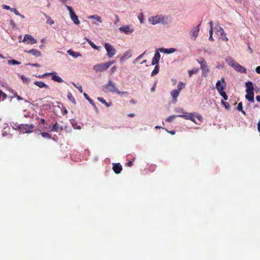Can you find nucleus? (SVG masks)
<instances>
[{"label": "nucleus", "instance_id": "nucleus-28", "mask_svg": "<svg viewBox=\"0 0 260 260\" xmlns=\"http://www.w3.org/2000/svg\"><path fill=\"white\" fill-rule=\"evenodd\" d=\"M44 15L45 16V17L47 18V23L49 24L50 25H52L54 23V21L51 19V17L48 15H47L46 14L44 13Z\"/></svg>", "mask_w": 260, "mask_h": 260}, {"label": "nucleus", "instance_id": "nucleus-18", "mask_svg": "<svg viewBox=\"0 0 260 260\" xmlns=\"http://www.w3.org/2000/svg\"><path fill=\"white\" fill-rule=\"evenodd\" d=\"M234 69L238 72H239L241 73H246V69L244 67L239 64L238 63H237V64H236V66L234 68Z\"/></svg>", "mask_w": 260, "mask_h": 260}, {"label": "nucleus", "instance_id": "nucleus-8", "mask_svg": "<svg viewBox=\"0 0 260 260\" xmlns=\"http://www.w3.org/2000/svg\"><path fill=\"white\" fill-rule=\"evenodd\" d=\"M164 19V17L161 16H156L155 17H151L149 18L150 22L152 24H155L161 22Z\"/></svg>", "mask_w": 260, "mask_h": 260}, {"label": "nucleus", "instance_id": "nucleus-58", "mask_svg": "<svg viewBox=\"0 0 260 260\" xmlns=\"http://www.w3.org/2000/svg\"><path fill=\"white\" fill-rule=\"evenodd\" d=\"M167 131L169 133L171 134V135H175V131H169L167 130Z\"/></svg>", "mask_w": 260, "mask_h": 260}, {"label": "nucleus", "instance_id": "nucleus-3", "mask_svg": "<svg viewBox=\"0 0 260 260\" xmlns=\"http://www.w3.org/2000/svg\"><path fill=\"white\" fill-rule=\"evenodd\" d=\"M113 63H114V61H109L105 63L98 64L93 67V69L96 72H103L107 70Z\"/></svg>", "mask_w": 260, "mask_h": 260}, {"label": "nucleus", "instance_id": "nucleus-19", "mask_svg": "<svg viewBox=\"0 0 260 260\" xmlns=\"http://www.w3.org/2000/svg\"><path fill=\"white\" fill-rule=\"evenodd\" d=\"M245 86L246 87V92L253 91L254 88H253V84L251 81H248V82H246Z\"/></svg>", "mask_w": 260, "mask_h": 260}, {"label": "nucleus", "instance_id": "nucleus-39", "mask_svg": "<svg viewBox=\"0 0 260 260\" xmlns=\"http://www.w3.org/2000/svg\"><path fill=\"white\" fill-rule=\"evenodd\" d=\"M88 43L94 49H99L100 47L96 46L91 40L87 39Z\"/></svg>", "mask_w": 260, "mask_h": 260}, {"label": "nucleus", "instance_id": "nucleus-31", "mask_svg": "<svg viewBox=\"0 0 260 260\" xmlns=\"http://www.w3.org/2000/svg\"><path fill=\"white\" fill-rule=\"evenodd\" d=\"M185 84L184 83L182 82H179L177 85L178 89L177 90L180 91L182 89L185 88Z\"/></svg>", "mask_w": 260, "mask_h": 260}, {"label": "nucleus", "instance_id": "nucleus-63", "mask_svg": "<svg viewBox=\"0 0 260 260\" xmlns=\"http://www.w3.org/2000/svg\"><path fill=\"white\" fill-rule=\"evenodd\" d=\"M135 116V114H133V113H130L128 115V117H133Z\"/></svg>", "mask_w": 260, "mask_h": 260}, {"label": "nucleus", "instance_id": "nucleus-17", "mask_svg": "<svg viewBox=\"0 0 260 260\" xmlns=\"http://www.w3.org/2000/svg\"><path fill=\"white\" fill-rule=\"evenodd\" d=\"M254 91H248L246 92V94L245 95V98L249 101L251 103L254 102Z\"/></svg>", "mask_w": 260, "mask_h": 260}, {"label": "nucleus", "instance_id": "nucleus-26", "mask_svg": "<svg viewBox=\"0 0 260 260\" xmlns=\"http://www.w3.org/2000/svg\"><path fill=\"white\" fill-rule=\"evenodd\" d=\"M160 51H162L163 50L165 53H166L168 54H170V53H172L174 52L175 51L176 49L172 48L164 49H160Z\"/></svg>", "mask_w": 260, "mask_h": 260}, {"label": "nucleus", "instance_id": "nucleus-33", "mask_svg": "<svg viewBox=\"0 0 260 260\" xmlns=\"http://www.w3.org/2000/svg\"><path fill=\"white\" fill-rule=\"evenodd\" d=\"M51 131L55 132H58L59 131V125L57 122L52 126Z\"/></svg>", "mask_w": 260, "mask_h": 260}, {"label": "nucleus", "instance_id": "nucleus-7", "mask_svg": "<svg viewBox=\"0 0 260 260\" xmlns=\"http://www.w3.org/2000/svg\"><path fill=\"white\" fill-rule=\"evenodd\" d=\"M104 47L107 52V55L109 57L111 58L115 54L116 49L112 45L108 43H105Z\"/></svg>", "mask_w": 260, "mask_h": 260}, {"label": "nucleus", "instance_id": "nucleus-60", "mask_svg": "<svg viewBox=\"0 0 260 260\" xmlns=\"http://www.w3.org/2000/svg\"><path fill=\"white\" fill-rule=\"evenodd\" d=\"M40 121H41V122L42 124H45V119H44L41 118L40 119Z\"/></svg>", "mask_w": 260, "mask_h": 260}, {"label": "nucleus", "instance_id": "nucleus-21", "mask_svg": "<svg viewBox=\"0 0 260 260\" xmlns=\"http://www.w3.org/2000/svg\"><path fill=\"white\" fill-rule=\"evenodd\" d=\"M26 52L32 54L33 55L36 57H39L41 55V52L39 50L35 49L27 51Z\"/></svg>", "mask_w": 260, "mask_h": 260}, {"label": "nucleus", "instance_id": "nucleus-45", "mask_svg": "<svg viewBox=\"0 0 260 260\" xmlns=\"http://www.w3.org/2000/svg\"><path fill=\"white\" fill-rule=\"evenodd\" d=\"M213 30H209V34H210V36H209V40L211 41H214V39L212 37V35H213Z\"/></svg>", "mask_w": 260, "mask_h": 260}, {"label": "nucleus", "instance_id": "nucleus-16", "mask_svg": "<svg viewBox=\"0 0 260 260\" xmlns=\"http://www.w3.org/2000/svg\"><path fill=\"white\" fill-rule=\"evenodd\" d=\"M160 57V55L158 51H156L154 57L152 60V64L154 65L158 62Z\"/></svg>", "mask_w": 260, "mask_h": 260}, {"label": "nucleus", "instance_id": "nucleus-37", "mask_svg": "<svg viewBox=\"0 0 260 260\" xmlns=\"http://www.w3.org/2000/svg\"><path fill=\"white\" fill-rule=\"evenodd\" d=\"M8 63L9 64H13V65H16V64H20L21 63L20 62H19L16 60L12 59V60H9L8 61Z\"/></svg>", "mask_w": 260, "mask_h": 260}, {"label": "nucleus", "instance_id": "nucleus-61", "mask_svg": "<svg viewBox=\"0 0 260 260\" xmlns=\"http://www.w3.org/2000/svg\"><path fill=\"white\" fill-rule=\"evenodd\" d=\"M256 100L257 102H260V95H257L256 96Z\"/></svg>", "mask_w": 260, "mask_h": 260}, {"label": "nucleus", "instance_id": "nucleus-51", "mask_svg": "<svg viewBox=\"0 0 260 260\" xmlns=\"http://www.w3.org/2000/svg\"><path fill=\"white\" fill-rule=\"evenodd\" d=\"M116 70H117V68H116V66H113V67L111 68V72H112V73H114V72H116Z\"/></svg>", "mask_w": 260, "mask_h": 260}, {"label": "nucleus", "instance_id": "nucleus-14", "mask_svg": "<svg viewBox=\"0 0 260 260\" xmlns=\"http://www.w3.org/2000/svg\"><path fill=\"white\" fill-rule=\"evenodd\" d=\"M178 117H182L186 120H190L191 121L196 123L194 116L192 114L187 113L186 114H182L177 115Z\"/></svg>", "mask_w": 260, "mask_h": 260}, {"label": "nucleus", "instance_id": "nucleus-11", "mask_svg": "<svg viewBox=\"0 0 260 260\" xmlns=\"http://www.w3.org/2000/svg\"><path fill=\"white\" fill-rule=\"evenodd\" d=\"M119 30L125 34H128L134 31V29L129 25H124L119 27Z\"/></svg>", "mask_w": 260, "mask_h": 260}, {"label": "nucleus", "instance_id": "nucleus-52", "mask_svg": "<svg viewBox=\"0 0 260 260\" xmlns=\"http://www.w3.org/2000/svg\"><path fill=\"white\" fill-rule=\"evenodd\" d=\"M3 8L4 9H5L6 10H10L11 11V9H12V8H10L9 6L8 5H4L3 6Z\"/></svg>", "mask_w": 260, "mask_h": 260}, {"label": "nucleus", "instance_id": "nucleus-53", "mask_svg": "<svg viewBox=\"0 0 260 260\" xmlns=\"http://www.w3.org/2000/svg\"><path fill=\"white\" fill-rule=\"evenodd\" d=\"M255 71L257 74H260V66H258L256 68Z\"/></svg>", "mask_w": 260, "mask_h": 260}, {"label": "nucleus", "instance_id": "nucleus-35", "mask_svg": "<svg viewBox=\"0 0 260 260\" xmlns=\"http://www.w3.org/2000/svg\"><path fill=\"white\" fill-rule=\"evenodd\" d=\"M68 98L73 103L76 104V100L71 92L68 93Z\"/></svg>", "mask_w": 260, "mask_h": 260}, {"label": "nucleus", "instance_id": "nucleus-56", "mask_svg": "<svg viewBox=\"0 0 260 260\" xmlns=\"http://www.w3.org/2000/svg\"><path fill=\"white\" fill-rule=\"evenodd\" d=\"M257 129L259 133H260V120H259L257 123Z\"/></svg>", "mask_w": 260, "mask_h": 260}, {"label": "nucleus", "instance_id": "nucleus-5", "mask_svg": "<svg viewBox=\"0 0 260 260\" xmlns=\"http://www.w3.org/2000/svg\"><path fill=\"white\" fill-rule=\"evenodd\" d=\"M215 29L216 30V34L220 39L225 41H228V38L226 37V34L224 33V30L221 27L217 25Z\"/></svg>", "mask_w": 260, "mask_h": 260}, {"label": "nucleus", "instance_id": "nucleus-22", "mask_svg": "<svg viewBox=\"0 0 260 260\" xmlns=\"http://www.w3.org/2000/svg\"><path fill=\"white\" fill-rule=\"evenodd\" d=\"M34 84L38 86V87L40 88H48L49 87V86L47 84H46L45 83L42 82V81H35L34 83Z\"/></svg>", "mask_w": 260, "mask_h": 260}, {"label": "nucleus", "instance_id": "nucleus-62", "mask_svg": "<svg viewBox=\"0 0 260 260\" xmlns=\"http://www.w3.org/2000/svg\"><path fill=\"white\" fill-rule=\"evenodd\" d=\"M16 97L17 99V100H19V101L22 100V98H21L19 95H16Z\"/></svg>", "mask_w": 260, "mask_h": 260}, {"label": "nucleus", "instance_id": "nucleus-4", "mask_svg": "<svg viewBox=\"0 0 260 260\" xmlns=\"http://www.w3.org/2000/svg\"><path fill=\"white\" fill-rule=\"evenodd\" d=\"M66 7L68 11H69V14L71 17V18L72 20L73 21V22L77 25H78L80 24V21L78 19V17L76 15L75 12L74 11V10L73 8L71 6H69L68 5H66Z\"/></svg>", "mask_w": 260, "mask_h": 260}, {"label": "nucleus", "instance_id": "nucleus-12", "mask_svg": "<svg viewBox=\"0 0 260 260\" xmlns=\"http://www.w3.org/2000/svg\"><path fill=\"white\" fill-rule=\"evenodd\" d=\"M221 81L224 85H221V81L220 80L217 81L216 84V88L218 92L222 91V90H224L225 89V82L223 78H221Z\"/></svg>", "mask_w": 260, "mask_h": 260}, {"label": "nucleus", "instance_id": "nucleus-34", "mask_svg": "<svg viewBox=\"0 0 260 260\" xmlns=\"http://www.w3.org/2000/svg\"><path fill=\"white\" fill-rule=\"evenodd\" d=\"M198 71H199V70L196 68H194L191 70L188 71V73L189 76L190 77H191L193 74L197 73Z\"/></svg>", "mask_w": 260, "mask_h": 260}, {"label": "nucleus", "instance_id": "nucleus-49", "mask_svg": "<svg viewBox=\"0 0 260 260\" xmlns=\"http://www.w3.org/2000/svg\"><path fill=\"white\" fill-rule=\"evenodd\" d=\"M47 74H48V73H46L43 75L38 76V77L39 78H43V77H45L46 76H49V75H47Z\"/></svg>", "mask_w": 260, "mask_h": 260}, {"label": "nucleus", "instance_id": "nucleus-57", "mask_svg": "<svg viewBox=\"0 0 260 260\" xmlns=\"http://www.w3.org/2000/svg\"><path fill=\"white\" fill-rule=\"evenodd\" d=\"M115 17H116V20L114 22V23H115V24H116L117 22H119V18L117 15H116Z\"/></svg>", "mask_w": 260, "mask_h": 260}, {"label": "nucleus", "instance_id": "nucleus-47", "mask_svg": "<svg viewBox=\"0 0 260 260\" xmlns=\"http://www.w3.org/2000/svg\"><path fill=\"white\" fill-rule=\"evenodd\" d=\"M11 11L14 12L16 15H20V13L15 8H12Z\"/></svg>", "mask_w": 260, "mask_h": 260}, {"label": "nucleus", "instance_id": "nucleus-50", "mask_svg": "<svg viewBox=\"0 0 260 260\" xmlns=\"http://www.w3.org/2000/svg\"><path fill=\"white\" fill-rule=\"evenodd\" d=\"M140 15H141V16H139L138 17V18H139V20H140V22H141V23H143V14H142V13H141V14H140Z\"/></svg>", "mask_w": 260, "mask_h": 260}, {"label": "nucleus", "instance_id": "nucleus-30", "mask_svg": "<svg viewBox=\"0 0 260 260\" xmlns=\"http://www.w3.org/2000/svg\"><path fill=\"white\" fill-rule=\"evenodd\" d=\"M237 109L238 111H241L244 115H246V112L243 110V105L242 102H240L238 104Z\"/></svg>", "mask_w": 260, "mask_h": 260}, {"label": "nucleus", "instance_id": "nucleus-42", "mask_svg": "<svg viewBox=\"0 0 260 260\" xmlns=\"http://www.w3.org/2000/svg\"><path fill=\"white\" fill-rule=\"evenodd\" d=\"M177 116H176V115H172V116H169V117H168V118L166 119V121H168V122H172V121L175 119V118L176 117H177Z\"/></svg>", "mask_w": 260, "mask_h": 260}, {"label": "nucleus", "instance_id": "nucleus-41", "mask_svg": "<svg viewBox=\"0 0 260 260\" xmlns=\"http://www.w3.org/2000/svg\"><path fill=\"white\" fill-rule=\"evenodd\" d=\"M146 51L141 55H140L138 57H137L134 61L133 63H136L137 61H138L143 56L144 54L145 53Z\"/></svg>", "mask_w": 260, "mask_h": 260}, {"label": "nucleus", "instance_id": "nucleus-40", "mask_svg": "<svg viewBox=\"0 0 260 260\" xmlns=\"http://www.w3.org/2000/svg\"><path fill=\"white\" fill-rule=\"evenodd\" d=\"M223 97L224 100H227L228 99V96L226 95V93L224 91V90H222V91L218 92Z\"/></svg>", "mask_w": 260, "mask_h": 260}, {"label": "nucleus", "instance_id": "nucleus-36", "mask_svg": "<svg viewBox=\"0 0 260 260\" xmlns=\"http://www.w3.org/2000/svg\"><path fill=\"white\" fill-rule=\"evenodd\" d=\"M40 134L42 136V137H43V138H48V139H51V135H50L48 133L42 132V133H41Z\"/></svg>", "mask_w": 260, "mask_h": 260}, {"label": "nucleus", "instance_id": "nucleus-46", "mask_svg": "<svg viewBox=\"0 0 260 260\" xmlns=\"http://www.w3.org/2000/svg\"><path fill=\"white\" fill-rule=\"evenodd\" d=\"M72 84L75 86L77 88H78V89L79 90V91L82 93L83 92V89H82V87L81 86H77L75 83H73Z\"/></svg>", "mask_w": 260, "mask_h": 260}, {"label": "nucleus", "instance_id": "nucleus-48", "mask_svg": "<svg viewBox=\"0 0 260 260\" xmlns=\"http://www.w3.org/2000/svg\"><path fill=\"white\" fill-rule=\"evenodd\" d=\"M28 64L30 65L32 67H38V68L40 67V66H41L40 64L37 63H32V64L29 63Z\"/></svg>", "mask_w": 260, "mask_h": 260}, {"label": "nucleus", "instance_id": "nucleus-24", "mask_svg": "<svg viewBox=\"0 0 260 260\" xmlns=\"http://www.w3.org/2000/svg\"><path fill=\"white\" fill-rule=\"evenodd\" d=\"M83 95L85 99L88 101V102L90 103L91 105H92V106H93L94 108H96L93 101L90 98V97L88 95V94L86 93H84Z\"/></svg>", "mask_w": 260, "mask_h": 260}, {"label": "nucleus", "instance_id": "nucleus-23", "mask_svg": "<svg viewBox=\"0 0 260 260\" xmlns=\"http://www.w3.org/2000/svg\"><path fill=\"white\" fill-rule=\"evenodd\" d=\"M179 93H180V91H179V90H177L176 89L173 90L171 92V95L175 101H176L177 98L178 96Z\"/></svg>", "mask_w": 260, "mask_h": 260}, {"label": "nucleus", "instance_id": "nucleus-32", "mask_svg": "<svg viewBox=\"0 0 260 260\" xmlns=\"http://www.w3.org/2000/svg\"><path fill=\"white\" fill-rule=\"evenodd\" d=\"M98 100L101 102L102 104L105 105L107 107H110V104L108 103L103 98L101 97H98Z\"/></svg>", "mask_w": 260, "mask_h": 260}, {"label": "nucleus", "instance_id": "nucleus-64", "mask_svg": "<svg viewBox=\"0 0 260 260\" xmlns=\"http://www.w3.org/2000/svg\"><path fill=\"white\" fill-rule=\"evenodd\" d=\"M130 102H131V103L133 104H136V102H135V101L134 100H131L130 101Z\"/></svg>", "mask_w": 260, "mask_h": 260}, {"label": "nucleus", "instance_id": "nucleus-27", "mask_svg": "<svg viewBox=\"0 0 260 260\" xmlns=\"http://www.w3.org/2000/svg\"><path fill=\"white\" fill-rule=\"evenodd\" d=\"M88 18L95 19L97 21L99 22H102L101 17L98 15H91L88 17Z\"/></svg>", "mask_w": 260, "mask_h": 260}, {"label": "nucleus", "instance_id": "nucleus-29", "mask_svg": "<svg viewBox=\"0 0 260 260\" xmlns=\"http://www.w3.org/2000/svg\"><path fill=\"white\" fill-rule=\"evenodd\" d=\"M159 67L158 65L156 64L155 66L154 70H153V71L151 73V76H153L156 75L159 72Z\"/></svg>", "mask_w": 260, "mask_h": 260}, {"label": "nucleus", "instance_id": "nucleus-44", "mask_svg": "<svg viewBox=\"0 0 260 260\" xmlns=\"http://www.w3.org/2000/svg\"><path fill=\"white\" fill-rule=\"evenodd\" d=\"M221 103H222V104L223 105H224V106L225 107V108L226 109H230V105L229 103L224 102L223 101H221Z\"/></svg>", "mask_w": 260, "mask_h": 260}, {"label": "nucleus", "instance_id": "nucleus-54", "mask_svg": "<svg viewBox=\"0 0 260 260\" xmlns=\"http://www.w3.org/2000/svg\"><path fill=\"white\" fill-rule=\"evenodd\" d=\"M126 164V166H127L128 167H131L133 165V161H128Z\"/></svg>", "mask_w": 260, "mask_h": 260}, {"label": "nucleus", "instance_id": "nucleus-2", "mask_svg": "<svg viewBox=\"0 0 260 260\" xmlns=\"http://www.w3.org/2000/svg\"><path fill=\"white\" fill-rule=\"evenodd\" d=\"M102 90L105 92H116L118 94H125L127 93L125 91H120L118 90L115 84L111 80H109L108 84L103 86Z\"/></svg>", "mask_w": 260, "mask_h": 260}, {"label": "nucleus", "instance_id": "nucleus-38", "mask_svg": "<svg viewBox=\"0 0 260 260\" xmlns=\"http://www.w3.org/2000/svg\"><path fill=\"white\" fill-rule=\"evenodd\" d=\"M21 79L23 81V82L25 84H28L30 82V79L26 77H25L24 75H21L20 76Z\"/></svg>", "mask_w": 260, "mask_h": 260}, {"label": "nucleus", "instance_id": "nucleus-9", "mask_svg": "<svg viewBox=\"0 0 260 260\" xmlns=\"http://www.w3.org/2000/svg\"><path fill=\"white\" fill-rule=\"evenodd\" d=\"M23 42H26L27 44H34L37 43L36 40L30 35H25L22 40Z\"/></svg>", "mask_w": 260, "mask_h": 260}, {"label": "nucleus", "instance_id": "nucleus-15", "mask_svg": "<svg viewBox=\"0 0 260 260\" xmlns=\"http://www.w3.org/2000/svg\"><path fill=\"white\" fill-rule=\"evenodd\" d=\"M122 170V167L119 163L114 164L113 166V170L117 174H119Z\"/></svg>", "mask_w": 260, "mask_h": 260}, {"label": "nucleus", "instance_id": "nucleus-20", "mask_svg": "<svg viewBox=\"0 0 260 260\" xmlns=\"http://www.w3.org/2000/svg\"><path fill=\"white\" fill-rule=\"evenodd\" d=\"M67 53L71 56H73L74 58H77L79 56H81L82 55L78 52H75L73 51L72 49H69L67 51Z\"/></svg>", "mask_w": 260, "mask_h": 260}, {"label": "nucleus", "instance_id": "nucleus-1", "mask_svg": "<svg viewBox=\"0 0 260 260\" xmlns=\"http://www.w3.org/2000/svg\"><path fill=\"white\" fill-rule=\"evenodd\" d=\"M13 128L17 131H19L22 134H30L34 132L35 125L32 124H17L15 123Z\"/></svg>", "mask_w": 260, "mask_h": 260}, {"label": "nucleus", "instance_id": "nucleus-13", "mask_svg": "<svg viewBox=\"0 0 260 260\" xmlns=\"http://www.w3.org/2000/svg\"><path fill=\"white\" fill-rule=\"evenodd\" d=\"M200 25H201V23H200L197 26L194 27L192 29V30L191 31L190 36L191 37V38L193 40H195L196 39L197 37L198 36V33H199V30H200Z\"/></svg>", "mask_w": 260, "mask_h": 260}, {"label": "nucleus", "instance_id": "nucleus-10", "mask_svg": "<svg viewBox=\"0 0 260 260\" xmlns=\"http://www.w3.org/2000/svg\"><path fill=\"white\" fill-rule=\"evenodd\" d=\"M47 75L51 76V79L54 81L57 82L58 83H62L63 82V80L60 77L57 76V73L55 72L48 73Z\"/></svg>", "mask_w": 260, "mask_h": 260}, {"label": "nucleus", "instance_id": "nucleus-43", "mask_svg": "<svg viewBox=\"0 0 260 260\" xmlns=\"http://www.w3.org/2000/svg\"><path fill=\"white\" fill-rule=\"evenodd\" d=\"M7 94L0 90V99L2 98L3 100H4L7 98Z\"/></svg>", "mask_w": 260, "mask_h": 260}, {"label": "nucleus", "instance_id": "nucleus-6", "mask_svg": "<svg viewBox=\"0 0 260 260\" xmlns=\"http://www.w3.org/2000/svg\"><path fill=\"white\" fill-rule=\"evenodd\" d=\"M198 62L201 65V69L202 70L203 75L206 76V74H207L209 72L210 70L205 59L203 58H201L200 60H198Z\"/></svg>", "mask_w": 260, "mask_h": 260}, {"label": "nucleus", "instance_id": "nucleus-59", "mask_svg": "<svg viewBox=\"0 0 260 260\" xmlns=\"http://www.w3.org/2000/svg\"><path fill=\"white\" fill-rule=\"evenodd\" d=\"M10 24H11V25L13 26V27H15V24L14 22V21L13 20H11L10 21Z\"/></svg>", "mask_w": 260, "mask_h": 260}, {"label": "nucleus", "instance_id": "nucleus-55", "mask_svg": "<svg viewBox=\"0 0 260 260\" xmlns=\"http://www.w3.org/2000/svg\"><path fill=\"white\" fill-rule=\"evenodd\" d=\"M209 24L210 27V30H213V22L210 21Z\"/></svg>", "mask_w": 260, "mask_h": 260}, {"label": "nucleus", "instance_id": "nucleus-25", "mask_svg": "<svg viewBox=\"0 0 260 260\" xmlns=\"http://www.w3.org/2000/svg\"><path fill=\"white\" fill-rule=\"evenodd\" d=\"M226 61L228 64L233 67L234 68L235 67L236 64H237V62H236L232 58H229L226 59Z\"/></svg>", "mask_w": 260, "mask_h": 260}]
</instances>
